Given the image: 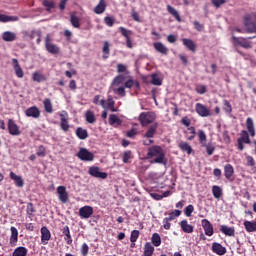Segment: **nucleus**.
Instances as JSON below:
<instances>
[{"label": "nucleus", "mask_w": 256, "mask_h": 256, "mask_svg": "<svg viewBox=\"0 0 256 256\" xmlns=\"http://www.w3.org/2000/svg\"><path fill=\"white\" fill-rule=\"evenodd\" d=\"M147 157L148 159H153L151 160V163H158L159 165H165L167 163L165 150L159 145H154L148 148Z\"/></svg>", "instance_id": "obj_1"}, {"label": "nucleus", "mask_w": 256, "mask_h": 256, "mask_svg": "<svg viewBox=\"0 0 256 256\" xmlns=\"http://www.w3.org/2000/svg\"><path fill=\"white\" fill-rule=\"evenodd\" d=\"M246 129L247 130H242L240 132V137L238 138V141H242L246 145L251 144V138L250 137H255L256 131H255V123L253 122V118L248 117L246 119ZM250 135V137H249Z\"/></svg>", "instance_id": "obj_2"}, {"label": "nucleus", "mask_w": 256, "mask_h": 256, "mask_svg": "<svg viewBox=\"0 0 256 256\" xmlns=\"http://www.w3.org/2000/svg\"><path fill=\"white\" fill-rule=\"evenodd\" d=\"M198 139L201 147H205L207 155L211 156L215 153V145L213 143H207V134H205V131L198 130Z\"/></svg>", "instance_id": "obj_3"}, {"label": "nucleus", "mask_w": 256, "mask_h": 256, "mask_svg": "<svg viewBox=\"0 0 256 256\" xmlns=\"http://www.w3.org/2000/svg\"><path fill=\"white\" fill-rule=\"evenodd\" d=\"M157 119V115L155 112H142L139 115V121L142 127H147V125H151Z\"/></svg>", "instance_id": "obj_4"}, {"label": "nucleus", "mask_w": 256, "mask_h": 256, "mask_svg": "<svg viewBox=\"0 0 256 256\" xmlns=\"http://www.w3.org/2000/svg\"><path fill=\"white\" fill-rule=\"evenodd\" d=\"M45 48L48 53H51V55H59L60 49L59 46L53 44L51 42V35L47 34L45 37Z\"/></svg>", "instance_id": "obj_5"}, {"label": "nucleus", "mask_w": 256, "mask_h": 256, "mask_svg": "<svg viewBox=\"0 0 256 256\" xmlns=\"http://www.w3.org/2000/svg\"><path fill=\"white\" fill-rule=\"evenodd\" d=\"M195 111L199 117H211V115H213L211 110L202 103L195 104Z\"/></svg>", "instance_id": "obj_6"}, {"label": "nucleus", "mask_w": 256, "mask_h": 256, "mask_svg": "<svg viewBox=\"0 0 256 256\" xmlns=\"http://www.w3.org/2000/svg\"><path fill=\"white\" fill-rule=\"evenodd\" d=\"M77 157L81 161H93V159H95V154H93L86 148H80V150L77 153Z\"/></svg>", "instance_id": "obj_7"}, {"label": "nucleus", "mask_w": 256, "mask_h": 256, "mask_svg": "<svg viewBox=\"0 0 256 256\" xmlns=\"http://www.w3.org/2000/svg\"><path fill=\"white\" fill-rule=\"evenodd\" d=\"M119 31L122 35V37H125L126 39V46L128 49H133V41H131V35H133V31L127 30V28L121 26L119 28Z\"/></svg>", "instance_id": "obj_8"}, {"label": "nucleus", "mask_w": 256, "mask_h": 256, "mask_svg": "<svg viewBox=\"0 0 256 256\" xmlns=\"http://www.w3.org/2000/svg\"><path fill=\"white\" fill-rule=\"evenodd\" d=\"M88 173L91 177H95L96 179H107L108 177V174L106 172H100V169L97 166H91Z\"/></svg>", "instance_id": "obj_9"}, {"label": "nucleus", "mask_w": 256, "mask_h": 256, "mask_svg": "<svg viewBox=\"0 0 256 256\" xmlns=\"http://www.w3.org/2000/svg\"><path fill=\"white\" fill-rule=\"evenodd\" d=\"M201 225L205 235H207V237H213V234L215 233V231L213 230V224H211L208 219H202Z\"/></svg>", "instance_id": "obj_10"}, {"label": "nucleus", "mask_w": 256, "mask_h": 256, "mask_svg": "<svg viewBox=\"0 0 256 256\" xmlns=\"http://www.w3.org/2000/svg\"><path fill=\"white\" fill-rule=\"evenodd\" d=\"M60 116V127L62 129V131H64L65 133H67V131H69V114L64 111L63 113L59 114Z\"/></svg>", "instance_id": "obj_11"}, {"label": "nucleus", "mask_w": 256, "mask_h": 256, "mask_svg": "<svg viewBox=\"0 0 256 256\" xmlns=\"http://www.w3.org/2000/svg\"><path fill=\"white\" fill-rule=\"evenodd\" d=\"M8 131L10 135L15 137L21 135V130H19V126L15 123L13 119L8 120Z\"/></svg>", "instance_id": "obj_12"}, {"label": "nucleus", "mask_w": 256, "mask_h": 256, "mask_svg": "<svg viewBox=\"0 0 256 256\" xmlns=\"http://www.w3.org/2000/svg\"><path fill=\"white\" fill-rule=\"evenodd\" d=\"M57 193L61 203H67L69 201V193H67V188L65 186H58Z\"/></svg>", "instance_id": "obj_13"}, {"label": "nucleus", "mask_w": 256, "mask_h": 256, "mask_svg": "<svg viewBox=\"0 0 256 256\" xmlns=\"http://www.w3.org/2000/svg\"><path fill=\"white\" fill-rule=\"evenodd\" d=\"M40 232L42 245H47L51 240V231H49V228H47V226H43Z\"/></svg>", "instance_id": "obj_14"}, {"label": "nucleus", "mask_w": 256, "mask_h": 256, "mask_svg": "<svg viewBox=\"0 0 256 256\" xmlns=\"http://www.w3.org/2000/svg\"><path fill=\"white\" fill-rule=\"evenodd\" d=\"M26 117H32L33 119H39L41 117V110L37 106H31L25 111Z\"/></svg>", "instance_id": "obj_15"}, {"label": "nucleus", "mask_w": 256, "mask_h": 256, "mask_svg": "<svg viewBox=\"0 0 256 256\" xmlns=\"http://www.w3.org/2000/svg\"><path fill=\"white\" fill-rule=\"evenodd\" d=\"M93 215V207L84 206L79 209V216L81 219H89Z\"/></svg>", "instance_id": "obj_16"}, {"label": "nucleus", "mask_w": 256, "mask_h": 256, "mask_svg": "<svg viewBox=\"0 0 256 256\" xmlns=\"http://www.w3.org/2000/svg\"><path fill=\"white\" fill-rule=\"evenodd\" d=\"M158 128H159V123L157 122L153 123L148 127V130L144 134V137H146V139H153L155 137V134L157 133Z\"/></svg>", "instance_id": "obj_17"}, {"label": "nucleus", "mask_w": 256, "mask_h": 256, "mask_svg": "<svg viewBox=\"0 0 256 256\" xmlns=\"http://www.w3.org/2000/svg\"><path fill=\"white\" fill-rule=\"evenodd\" d=\"M212 251L216 254V255H220L223 256L227 253V248H225V246L214 242L212 243Z\"/></svg>", "instance_id": "obj_18"}, {"label": "nucleus", "mask_w": 256, "mask_h": 256, "mask_svg": "<svg viewBox=\"0 0 256 256\" xmlns=\"http://www.w3.org/2000/svg\"><path fill=\"white\" fill-rule=\"evenodd\" d=\"M10 179H12V181H14V185H16V187H23L25 185V181L23 180V177L15 174V172H10L9 174Z\"/></svg>", "instance_id": "obj_19"}, {"label": "nucleus", "mask_w": 256, "mask_h": 256, "mask_svg": "<svg viewBox=\"0 0 256 256\" xmlns=\"http://www.w3.org/2000/svg\"><path fill=\"white\" fill-rule=\"evenodd\" d=\"M182 43L184 47L188 49V51H191L192 53H195V51H197V44H195V42L192 39L183 38Z\"/></svg>", "instance_id": "obj_20"}, {"label": "nucleus", "mask_w": 256, "mask_h": 256, "mask_svg": "<svg viewBox=\"0 0 256 256\" xmlns=\"http://www.w3.org/2000/svg\"><path fill=\"white\" fill-rule=\"evenodd\" d=\"M10 231H11L10 245L11 247H15V245H17V242L19 241V231L17 230V228H15V226H12L10 228Z\"/></svg>", "instance_id": "obj_21"}, {"label": "nucleus", "mask_w": 256, "mask_h": 256, "mask_svg": "<svg viewBox=\"0 0 256 256\" xmlns=\"http://www.w3.org/2000/svg\"><path fill=\"white\" fill-rule=\"evenodd\" d=\"M233 175H235V168H233L231 164H226L224 166V177L228 179V181H233Z\"/></svg>", "instance_id": "obj_22"}, {"label": "nucleus", "mask_w": 256, "mask_h": 256, "mask_svg": "<svg viewBox=\"0 0 256 256\" xmlns=\"http://www.w3.org/2000/svg\"><path fill=\"white\" fill-rule=\"evenodd\" d=\"M232 41H234L237 45H240V47H243L244 49H251V42L247 41L245 38L233 36Z\"/></svg>", "instance_id": "obj_23"}, {"label": "nucleus", "mask_w": 256, "mask_h": 256, "mask_svg": "<svg viewBox=\"0 0 256 256\" xmlns=\"http://www.w3.org/2000/svg\"><path fill=\"white\" fill-rule=\"evenodd\" d=\"M12 63H13L14 71H15L18 79H23V76L25 74L23 73V68H21V65H19V60H17V58H14V59H12Z\"/></svg>", "instance_id": "obj_24"}, {"label": "nucleus", "mask_w": 256, "mask_h": 256, "mask_svg": "<svg viewBox=\"0 0 256 256\" xmlns=\"http://www.w3.org/2000/svg\"><path fill=\"white\" fill-rule=\"evenodd\" d=\"M153 47L155 51H157V53H161V55H167V53H169V48L161 42H154Z\"/></svg>", "instance_id": "obj_25"}, {"label": "nucleus", "mask_w": 256, "mask_h": 256, "mask_svg": "<svg viewBox=\"0 0 256 256\" xmlns=\"http://www.w3.org/2000/svg\"><path fill=\"white\" fill-rule=\"evenodd\" d=\"M220 231L227 237H235V228H233V227H229L227 225H222L220 227Z\"/></svg>", "instance_id": "obj_26"}, {"label": "nucleus", "mask_w": 256, "mask_h": 256, "mask_svg": "<svg viewBox=\"0 0 256 256\" xmlns=\"http://www.w3.org/2000/svg\"><path fill=\"white\" fill-rule=\"evenodd\" d=\"M62 235H64V239L66 240L67 245H71L73 243V238L71 237V230H69V226H64L62 229Z\"/></svg>", "instance_id": "obj_27"}, {"label": "nucleus", "mask_w": 256, "mask_h": 256, "mask_svg": "<svg viewBox=\"0 0 256 256\" xmlns=\"http://www.w3.org/2000/svg\"><path fill=\"white\" fill-rule=\"evenodd\" d=\"M153 253H155V247L153 244H151V242H146L142 256H153Z\"/></svg>", "instance_id": "obj_28"}, {"label": "nucleus", "mask_w": 256, "mask_h": 256, "mask_svg": "<svg viewBox=\"0 0 256 256\" xmlns=\"http://www.w3.org/2000/svg\"><path fill=\"white\" fill-rule=\"evenodd\" d=\"M180 227L184 233H193L194 231L193 225L189 224L187 220H182L180 222Z\"/></svg>", "instance_id": "obj_29"}, {"label": "nucleus", "mask_w": 256, "mask_h": 256, "mask_svg": "<svg viewBox=\"0 0 256 256\" xmlns=\"http://www.w3.org/2000/svg\"><path fill=\"white\" fill-rule=\"evenodd\" d=\"M105 9H107V3H105V0H100L98 5L94 8V13H96V15H101L102 13H105Z\"/></svg>", "instance_id": "obj_30"}, {"label": "nucleus", "mask_w": 256, "mask_h": 256, "mask_svg": "<svg viewBox=\"0 0 256 256\" xmlns=\"http://www.w3.org/2000/svg\"><path fill=\"white\" fill-rule=\"evenodd\" d=\"M244 227L247 233H255L256 231V221H244Z\"/></svg>", "instance_id": "obj_31"}, {"label": "nucleus", "mask_w": 256, "mask_h": 256, "mask_svg": "<svg viewBox=\"0 0 256 256\" xmlns=\"http://www.w3.org/2000/svg\"><path fill=\"white\" fill-rule=\"evenodd\" d=\"M76 137H78V139H80L81 141H85V139H87V137H89V132H87V129L78 127L76 129Z\"/></svg>", "instance_id": "obj_32"}, {"label": "nucleus", "mask_w": 256, "mask_h": 256, "mask_svg": "<svg viewBox=\"0 0 256 256\" xmlns=\"http://www.w3.org/2000/svg\"><path fill=\"white\" fill-rule=\"evenodd\" d=\"M111 44L109 41H104L103 47H102V58L103 59H109V55L111 54Z\"/></svg>", "instance_id": "obj_33"}, {"label": "nucleus", "mask_w": 256, "mask_h": 256, "mask_svg": "<svg viewBox=\"0 0 256 256\" xmlns=\"http://www.w3.org/2000/svg\"><path fill=\"white\" fill-rule=\"evenodd\" d=\"M179 149H181L184 153H187V155H191L193 153V148L189 143L187 142H180L178 145Z\"/></svg>", "instance_id": "obj_34"}, {"label": "nucleus", "mask_w": 256, "mask_h": 256, "mask_svg": "<svg viewBox=\"0 0 256 256\" xmlns=\"http://www.w3.org/2000/svg\"><path fill=\"white\" fill-rule=\"evenodd\" d=\"M245 159H246V166L251 167L253 173H256L255 158H253V156L251 155H246Z\"/></svg>", "instance_id": "obj_35"}, {"label": "nucleus", "mask_w": 256, "mask_h": 256, "mask_svg": "<svg viewBox=\"0 0 256 256\" xmlns=\"http://www.w3.org/2000/svg\"><path fill=\"white\" fill-rule=\"evenodd\" d=\"M3 41L12 42L17 39V35L11 31H6L2 34Z\"/></svg>", "instance_id": "obj_36"}, {"label": "nucleus", "mask_w": 256, "mask_h": 256, "mask_svg": "<svg viewBox=\"0 0 256 256\" xmlns=\"http://www.w3.org/2000/svg\"><path fill=\"white\" fill-rule=\"evenodd\" d=\"M167 11H168V13H170V15L172 17H174L176 19V21H178V23H181V16L179 15V12L173 6L168 5Z\"/></svg>", "instance_id": "obj_37"}, {"label": "nucleus", "mask_w": 256, "mask_h": 256, "mask_svg": "<svg viewBox=\"0 0 256 256\" xmlns=\"http://www.w3.org/2000/svg\"><path fill=\"white\" fill-rule=\"evenodd\" d=\"M212 195L214 199H221V197H223V189H221L218 185L212 186Z\"/></svg>", "instance_id": "obj_38"}, {"label": "nucleus", "mask_w": 256, "mask_h": 256, "mask_svg": "<svg viewBox=\"0 0 256 256\" xmlns=\"http://www.w3.org/2000/svg\"><path fill=\"white\" fill-rule=\"evenodd\" d=\"M85 120L87 123H90L91 125H93V123L97 121V118L95 117V113H93V111L91 110H87L85 113Z\"/></svg>", "instance_id": "obj_39"}, {"label": "nucleus", "mask_w": 256, "mask_h": 256, "mask_svg": "<svg viewBox=\"0 0 256 256\" xmlns=\"http://www.w3.org/2000/svg\"><path fill=\"white\" fill-rule=\"evenodd\" d=\"M11 21H19L18 16H7L5 14H0V22L1 23H9Z\"/></svg>", "instance_id": "obj_40"}, {"label": "nucleus", "mask_w": 256, "mask_h": 256, "mask_svg": "<svg viewBox=\"0 0 256 256\" xmlns=\"http://www.w3.org/2000/svg\"><path fill=\"white\" fill-rule=\"evenodd\" d=\"M27 253H28L27 248L20 246L14 250V252L12 253V256H27Z\"/></svg>", "instance_id": "obj_41"}, {"label": "nucleus", "mask_w": 256, "mask_h": 256, "mask_svg": "<svg viewBox=\"0 0 256 256\" xmlns=\"http://www.w3.org/2000/svg\"><path fill=\"white\" fill-rule=\"evenodd\" d=\"M43 105L46 113H53V104L51 103V99L45 98Z\"/></svg>", "instance_id": "obj_42"}, {"label": "nucleus", "mask_w": 256, "mask_h": 256, "mask_svg": "<svg viewBox=\"0 0 256 256\" xmlns=\"http://www.w3.org/2000/svg\"><path fill=\"white\" fill-rule=\"evenodd\" d=\"M33 81H35L36 83H41L43 81H47V78L45 77V75L39 73V72H34L33 76H32Z\"/></svg>", "instance_id": "obj_43"}, {"label": "nucleus", "mask_w": 256, "mask_h": 256, "mask_svg": "<svg viewBox=\"0 0 256 256\" xmlns=\"http://www.w3.org/2000/svg\"><path fill=\"white\" fill-rule=\"evenodd\" d=\"M123 122L115 114L109 116V125H121Z\"/></svg>", "instance_id": "obj_44"}, {"label": "nucleus", "mask_w": 256, "mask_h": 256, "mask_svg": "<svg viewBox=\"0 0 256 256\" xmlns=\"http://www.w3.org/2000/svg\"><path fill=\"white\" fill-rule=\"evenodd\" d=\"M70 22L71 25L75 28V29H79L81 27V23L79 22V18L77 16H75V14H71L70 16Z\"/></svg>", "instance_id": "obj_45"}, {"label": "nucleus", "mask_w": 256, "mask_h": 256, "mask_svg": "<svg viewBox=\"0 0 256 256\" xmlns=\"http://www.w3.org/2000/svg\"><path fill=\"white\" fill-rule=\"evenodd\" d=\"M151 242L154 247H159L161 245V236L159 233H154L151 238Z\"/></svg>", "instance_id": "obj_46"}, {"label": "nucleus", "mask_w": 256, "mask_h": 256, "mask_svg": "<svg viewBox=\"0 0 256 256\" xmlns=\"http://www.w3.org/2000/svg\"><path fill=\"white\" fill-rule=\"evenodd\" d=\"M42 5L46 8V11H51V9H55V1L53 0H43Z\"/></svg>", "instance_id": "obj_47"}, {"label": "nucleus", "mask_w": 256, "mask_h": 256, "mask_svg": "<svg viewBox=\"0 0 256 256\" xmlns=\"http://www.w3.org/2000/svg\"><path fill=\"white\" fill-rule=\"evenodd\" d=\"M129 159H133V152L131 150L124 151L122 156L123 163H129Z\"/></svg>", "instance_id": "obj_48"}, {"label": "nucleus", "mask_w": 256, "mask_h": 256, "mask_svg": "<svg viewBox=\"0 0 256 256\" xmlns=\"http://www.w3.org/2000/svg\"><path fill=\"white\" fill-rule=\"evenodd\" d=\"M107 107L110 109V111H112V113H117V108H115V100H113L112 96L108 97Z\"/></svg>", "instance_id": "obj_49"}, {"label": "nucleus", "mask_w": 256, "mask_h": 256, "mask_svg": "<svg viewBox=\"0 0 256 256\" xmlns=\"http://www.w3.org/2000/svg\"><path fill=\"white\" fill-rule=\"evenodd\" d=\"M152 85H163V80L157 76V74H152V80H151Z\"/></svg>", "instance_id": "obj_50"}, {"label": "nucleus", "mask_w": 256, "mask_h": 256, "mask_svg": "<svg viewBox=\"0 0 256 256\" xmlns=\"http://www.w3.org/2000/svg\"><path fill=\"white\" fill-rule=\"evenodd\" d=\"M26 213H27V215L29 216L30 219H31V217H33V215L35 213V206H33V203H29L27 205Z\"/></svg>", "instance_id": "obj_51"}, {"label": "nucleus", "mask_w": 256, "mask_h": 256, "mask_svg": "<svg viewBox=\"0 0 256 256\" xmlns=\"http://www.w3.org/2000/svg\"><path fill=\"white\" fill-rule=\"evenodd\" d=\"M196 93H198V95H205V93H207V86L203 84L197 85Z\"/></svg>", "instance_id": "obj_52"}, {"label": "nucleus", "mask_w": 256, "mask_h": 256, "mask_svg": "<svg viewBox=\"0 0 256 256\" xmlns=\"http://www.w3.org/2000/svg\"><path fill=\"white\" fill-rule=\"evenodd\" d=\"M180 216H181V210H174L169 213L168 219L170 221H174V219H177V217H180Z\"/></svg>", "instance_id": "obj_53"}, {"label": "nucleus", "mask_w": 256, "mask_h": 256, "mask_svg": "<svg viewBox=\"0 0 256 256\" xmlns=\"http://www.w3.org/2000/svg\"><path fill=\"white\" fill-rule=\"evenodd\" d=\"M193 211H195V206H193V204H190L184 209V214L187 217H191V215H193Z\"/></svg>", "instance_id": "obj_54"}, {"label": "nucleus", "mask_w": 256, "mask_h": 256, "mask_svg": "<svg viewBox=\"0 0 256 256\" xmlns=\"http://www.w3.org/2000/svg\"><path fill=\"white\" fill-rule=\"evenodd\" d=\"M46 151L47 150H46L45 146L40 145L38 147V150H37L36 154H37L38 157H45L47 155Z\"/></svg>", "instance_id": "obj_55"}, {"label": "nucleus", "mask_w": 256, "mask_h": 256, "mask_svg": "<svg viewBox=\"0 0 256 256\" xmlns=\"http://www.w3.org/2000/svg\"><path fill=\"white\" fill-rule=\"evenodd\" d=\"M137 239H139V230H133L131 232L130 241L132 243H136Z\"/></svg>", "instance_id": "obj_56"}, {"label": "nucleus", "mask_w": 256, "mask_h": 256, "mask_svg": "<svg viewBox=\"0 0 256 256\" xmlns=\"http://www.w3.org/2000/svg\"><path fill=\"white\" fill-rule=\"evenodd\" d=\"M125 81V75L120 74L114 78V85H121Z\"/></svg>", "instance_id": "obj_57"}, {"label": "nucleus", "mask_w": 256, "mask_h": 256, "mask_svg": "<svg viewBox=\"0 0 256 256\" xmlns=\"http://www.w3.org/2000/svg\"><path fill=\"white\" fill-rule=\"evenodd\" d=\"M224 111L226 113H232L233 111V107L231 106V103L229 102V100H224Z\"/></svg>", "instance_id": "obj_58"}, {"label": "nucleus", "mask_w": 256, "mask_h": 256, "mask_svg": "<svg viewBox=\"0 0 256 256\" xmlns=\"http://www.w3.org/2000/svg\"><path fill=\"white\" fill-rule=\"evenodd\" d=\"M114 93H117L120 97H125L127 95L125 92V86H120L118 89H114Z\"/></svg>", "instance_id": "obj_59"}, {"label": "nucleus", "mask_w": 256, "mask_h": 256, "mask_svg": "<svg viewBox=\"0 0 256 256\" xmlns=\"http://www.w3.org/2000/svg\"><path fill=\"white\" fill-rule=\"evenodd\" d=\"M80 251L83 256H87L89 254V245L87 243L82 244Z\"/></svg>", "instance_id": "obj_60"}, {"label": "nucleus", "mask_w": 256, "mask_h": 256, "mask_svg": "<svg viewBox=\"0 0 256 256\" xmlns=\"http://www.w3.org/2000/svg\"><path fill=\"white\" fill-rule=\"evenodd\" d=\"M104 23H106L108 27H113V25H115V19H113V17L106 16L104 18Z\"/></svg>", "instance_id": "obj_61"}, {"label": "nucleus", "mask_w": 256, "mask_h": 256, "mask_svg": "<svg viewBox=\"0 0 256 256\" xmlns=\"http://www.w3.org/2000/svg\"><path fill=\"white\" fill-rule=\"evenodd\" d=\"M169 221L171 220L168 217L164 218L162 221L163 228L166 229V231H169V229H171V223Z\"/></svg>", "instance_id": "obj_62"}, {"label": "nucleus", "mask_w": 256, "mask_h": 256, "mask_svg": "<svg viewBox=\"0 0 256 256\" xmlns=\"http://www.w3.org/2000/svg\"><path fill=\"white\" fill-rule=\"evenodd\" d=\"M188 131H190V136H188V141H193V139H195V135H196V131H195V127H189Z\"/></svg>", "instance_id": "obj_63"}, {"label": "nucleus", "mask_w": 256, "mask_h": 256, "mask_svg": "<svg viewBox=\"0 0 256 256\" xmlns=\"http://www.w3.org/2000/svg\"><path fill=\"white\" fill-rule=\"evenodd\" d=\"M131 17L136 21V23H141V18L139 17V13L137 11L132 10Z\"/></svg>", "instance_id": "obj_64"}]
</instances>
